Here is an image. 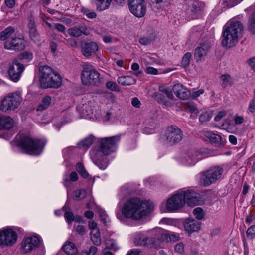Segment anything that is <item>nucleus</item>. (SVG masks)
Returning <instances> with one entry per match:
<instances>
[{
    "mask_svg": "<svg viewBox=\"0 0 255 255\" xmlns=\"http://www.w3.org/2000/svg\"><path fill=\"white\" fill-rule=\"evenodd\" d=\"M243 30V24L238 21H232L229 25H225L222 33V45L226 48L235 46L242 36Z\"/></svg>",
    "mask_w": 255,
    "mask_h": 255,
    "instance_id": "obj_3",
    "label": "nucleus"
},
{
    "mask_svg": "<svg viewBox=\"0 0 255 255\" xmlns=\"http://www.w3.org/2000/svg\"><path fill=\"white\" fill-rule=\"evenodd\" d=\"M40 237L37 235L24 238L22 242V250L24 252H30L38 247L40 243Z\"/></svg>",
    "mask_w": 255,
    "mask_h": 255,
    "instance_id": "obj_15",
    "label": "nucleus"
},
{
    "mask_svg": "<svg viewBox=\"0 0 255 255\" xmlns=\"http://www.w3.org/2000/svg\"><path fill=\"white\" fill-rule=\"evenodd\" d=\"M130 12L137 17H142L146 12L145 3L129 8Z\"/></svg>",
    "mask_w": 255,
    "mask_h": 255,
    "instance_id": "obj_26",
    "label": "nucleus"
},
{
    "mask_svg": "<svg viewBox=\"0 0 255 255\" xmlns=\"http://www.w3.org/2000/svg\"><path fill=\"white\" fill-rule=\"evenodd\" d=\"M151 1L152 3L158 4L159 6L162 8H165L170 4L169 0H151Z\"/></svg>",
    "mask_w": 255,
    "mask_h": 255,
    "instance_id": "obj_48",
    "label": "nucleus"
},
{
    "mask_svg": "<svg viewBox=\"0 0 255 255\" xmlns=\"http://www.w3.org/2000/svg\"><path fill=\"white\" fill-rule=\"evenodd\" d=\"M205 136L212 144L219 146L221 144L222 137L220 135L211 132H207Z\"/></svg>",
    "mask_w": 255,
    "mask_h": 255,
    "instance_id": "obj_29",
    "label": "nucleus"
},
{
    "mask_svg": "<svg viewBox=\"0 0 255 255\" xmlns=\"http://www.w3.org/2000/svg\"><path fill=\"white\" fill-rule=\"evenodd\" d=\"M88 226L91 231L95 232L96 231H99V229L97 228V224L94 221H90L88 223Z\"/></svg>",
    "mask_w": 255,
    "mask_h": 255,
    "instance_id": "obj_59",
    "label": "nucleus"
},
{
    "mask_svg": "<svg viewBox=\"0 0 255 255\" xmlns=\"http://www.w3.org/2000/svg\"><path fill=\"white\" fill-rule=\"evenodd\" d=\"M139 42L141 45L146 46L150 44L153 41L147 37H143L139 40Z\"/></svg>",
    "mask_w": 255,
    "mask_h": 255,
    "instance_id": "obj_57",
    "label": "nucleus"
},
{
    "mask_svg": "<svg viewBox=\"0 0 255 255\" xmlns=\"http://www.w3.org/2000/svg\"><path fill=\"white\" fill-rule=\"evenodd\" d=\"M193 213L196 219L201 220L204 216L203 210L200 207H197L193 210Z\"/></svg>",
    "mask_w": 255,
    "mask_h": 255,
    "instance_id": "obj_44",
    "label": "nucleus"
},
{
    "mask_svg": "<svg viewBox=\"0 0 255 255\" xmlns=\"http://www.w3.org/2000/svg\"><path fill=\"white\" fill-rule=\"evenodd\" d=\"M184 107L187 111L191 113H196L198 112L197 108L191 103L187 102L184 104Z\"/></svg>",
    "mask_w": 255,
    "mask_h": 255,
    "instance_id": "obj_53",
    "label": "nucleus"
},
{
    "mask_svg": "<svg viewBox=\"0 0 255 255\" xmlns=\"http://www.w3.org/2000/svg\"><path fill=\"white\" fill-rule=\"evenodd\" d=\"M29 36L32 40H33L35 43L39 44L40 41H38L39 34L36 30V28L31 29V30L29 31Z\"/></svg>",
    "mask_w": 255,
    "mask_h": 255,
    "instance_id": "obj_43",
    "label": "nucleus"
},
{
    "mask_svg": "<svg viewBox=\"0 0 255 255\" xmlns=\"http://www.w3.org/2000/svg\"><path fill=\"white\" fill-rule=\"evenodd\" d=\"M94 140V137L93 135H90L79 142L78 146L81 148L87 149L93 143Z\"/></svg>",
    "mask_w": 255,
    "mask_h": 255,
    "instance_id": "obj_32",
    "label": "nucleus"
},
{
    "mask_svg": "<svg viewBox=\"0 0 255 255\" xmlns=\"http://www.w3.org/2000/svg\"><path fill=\"white\" fill-rule=\"evenodd\" d=\"M247 28L251 34H255V12L249 19Z\"/></svg>",
    "mask_w": 255,
    "mask_h": 255,
    "instance_id": "obj_34",
    "label": "nucleus"
},
{
    "mask_svg": "<svg viewBox=\"0 0 255 255\" xmlns=\"http://www.w3.org/2000/svg\"><path fill=\"white\" fill-rule=\"evenodd\" d=\"M54 27L56 30L60 32L64 33L65 32L66 28L63 25L61 24L56 23L54 25Z\"/></svg>",
    "mask_w": 255,
    "mask_h": 255,
    "instance_id": "obj_61",
    "label": "nucleus"
},
{
    "mask_svg": "<svg viewBox=\"0 0 255 255\" xmlns=\"http://www.w3.org/2000/svg\"><path fill=\"white\" fill-rule=\"evenodd\" d=\"M183 132L176 126H170L167 128L166 140L170 144H174L180 142L183 137Z\"/></svg>",
    "mask_w": 255,
    "mask_h": 255,
    "instance_id": "obj_10",
    "label": "nucleus"
},
{
    "mask_svg": "<svg viewBox=\"0 0 255 255\" xmlns=\"http://www.w3.org/2000/svg\"><path fill=\"white\" fill-rule=\"evenodd\" d=\"M87 192L85 189H81L74 192V199L81 200L84 199L86 196Z\"/></svg>",
    "mask_w": 255,
    "mask_h": 255,
    "instance_id": "obj_37",
    "label": "nucleus"
},
{
    "mask_svg": "<svg viewBox=\"0 0 255 255\" xmlns=\"http://www.w3.org/2000/svg\"><path fill=\"white\" fill-rule=\"evenodd\" d=\"M145 204L146 202H142L138 198H131L124 204L122 209V215L133 220L140 219L149 212L148 208L144 209L143 205Z\"/></svg>",
    "mask_w": 255,
    "mask_h": 255,
    "instance_id": "obj_2",
    "label": "nucleus"
},
{
    "mask_svg": "<svg viewBox=\"0 0 255 255\" xmlns=\"http://www.w3.org/2000/svg\"><path fill=\"white\" fill-rule=\"evenodd\" d=\"M246 235L247 238L251 240L255 238V225H252L247 229Z\"/></svg>",
    "mask_w": 255,
    "mask_h": 255,
    "instance_id": "obj_50",
    "label": "nucleus"
},
{
    "mask_svg": "<svg viewBox=\"0 0 255 255\" xmlns=\"http://www.w3.org/2000/svg\"><path fill=\"white\" fill-rule=\"evenodd\" d=\"M15 142L16 146L24 153L32 155H40L46 144V142L43 140L32 138L24 135H17Z\"/></svg>",
    "mask_w": 255,
    "mask_h": 255,
    "instance_id": "obj_1",
    "label": "nucleus"
},
{
    "mask_svg": "<svg viewBox=\"0 0 255 255\" xmlns=\"http://www.w3.org/2000/svg\"><path fill=\"white\" fill-rule=\"evenodd\" d=\"M4 48L8 50H22L25 48L24 40L20 37H13L11 40L5 42Z\"/></svg>",
    "mask_w": 255,
    "mask_h": 255,
    "instance_id": "obj_16",
    "label": "nucleus"
},
{
    "mask_svg": "<svg viewBox=\"0 0 255 255\" xmlns=\"http://www.w3.org/2000/svg\"><path fill=\"white\" fill-rule=\"evenodd\" d=\"M90 235L91 239L93 244L96 246L100 245L101 243V239L99 230L95 232L91 231Z\"/></svg>",
    "mask_w": 255,
    "mask_h": 255,
    "instance_id": "obj_36",
    "label": "nucleus"
},
{
    "mask_svg": "<svg viewBox=\"0 0 255 255\" xmlns=\"http://www.w3.org/2000/svg\"><path fill=\"white\" fill-rule=\"evenodd\" d=\"M168 242H175L179 240L180 236L178 234H173L168 231Z\"/></svg>",
    "mask_w": 255,
    "mask_h": 255,
    "instance_id": "obj_55",
    "label": "nucleus"
},
{
    "mask_svg": "<svg viewBox=\"0 0 255 255\" xmlns=\"http://www.w3.org/2000/svg\"><path fill=\"white\" fill-rule=\"evenodd\" d=\"M185 231L189 234L198 231L200 228V223L195 219L187 218L184 222Z\"/></svg>",
    "mask_w": 255,
    "mask_h": 255,
    "instance_id": "obj_21",
    "label": "nucleus"
},
{
    "mask_svg": "<svg viewBox=\"0 0 255 255\" xmlns=\"http://www.w3.org/2000/svg\"><path fill=\"white\" fill-rule=\"evenodd\" d=\"M223 172L222 168L219 166L213 167L200 173L201 181L204 186H209L220 178Z\"/></svg>",
    "mask_w": 255,
    "mask_h": 255,
    "instance_id": "obj_7",
    "label": "nucleus"
},
{
    "mask_svg": "<svg viewBox=\"0 0 255 255\" xmlns=\"http://www.w3.org/2000/svg\"><path fill=\"white\" fill-rule=\"evenodd\" d=\"M132 106L136 108H139L141 105L140 101L137 98H133L131 101Z\"/></svg>",
    "mask_w": 255,
    "mask_h": 255,
    "instance_id": "obj_63",
    "label": "nucleus"
},
{
    "mask_svg": "<svg viewBox=\"0 0 255 255\" xmlns=\"http://www.w3.org/2000/svg\"><path fill=\"white\" fill-rule=\"evenodd\" d=\"M172 89L176 96L181 99H187L191 95L190 91L180 84H175Z\"/></svg>",
    "mask_w": 255,
    "mask_h": 255,
    "instance_id": "obj_20",
    "label": "nucleus"
},
{
    "mask_svg": "<svg viewBox=\"0 0 255 255\" xmlns=\"http://www.w3.org/2000/svg\"><path fill=\"white\" fill-rule=\"evenodd\" d=\"M191 156H192V154H188V153L187 156L182 159V163L188 166L194 165L196 163V159L194 158L193 159H191Z\"/></svg>",
    "mask_w": 255,
    "mask_h": 255,
    "instance_id": "obj_40",
    "label": "nucleus"
},
{
    "mask_svg": "<svg viewBox=\"0 0 255 255\" xmlns=\"http://www.w3.org/2000/svg\"><path fill=\"white\" fill-rule=\"evenodd\" d=\"M121 139L120 135L102 138L100 141L99 150L102 154L108 155L116 151L117 144Z\"/></svg>",
    "mask_w": 255,
    "mask_h": 255,
    "instance_id": "obj_8",
    "label": "nucleus"
},
{
    "mask_svg": "<svg viewBox=\"0 0 255 255\" xmlns=\"http://www.w3.org/2000/svg\"><path fill=\"white\" fill-rule=\"evenodd\" d=\"M204 4L198 0H194L190 3L188 9V13L191 15V18L195 19L198 17L199 14L204 8Z\"/></svg>",
    "mask_w": 255,
    "mask_h": 255,
    "instance_id": "obj_18",
    "label": "nucleus"
},
{
    "mask_svg": "<svg viewBox=\"0 0 255 255\" xmlns=\"http://www.w3.org/2000/svg\"><path fill=\"white\" fill-rule=\"evenodd\" d=\"M117 82L123 86H129L135 84L136 80L131 76H124L118 77Z\"/></svg>",
    "mask_w": 255,
    "mask_h": 255,
    "instance_id": "obj_28",
    "label": "nucleus"
},
{
    "mask_svg": "<svg viewBox=\"0 0 255 255\" xmlns=\"http://www.w3.org/2000/svg\"><path fill=\"white\" fill-rule=\"evenodd\" d=\"M168 231L159 229L158 231V234L156 235V240L154 239V245L157 246L160 243L166 242H168Z\"/></svg>",
    "mask_w": 255,
    "mask_h": 255,
    "instance_id": "obj_27",
    "label": "nucleus"
},
{
    "mask_svg": "<svg viewBox=\"0 0 255 255\" xmlns=\"http://www.w3.org/2000/svg\"><path fill=\"white\" fill-rule=\"evenodd\" d=\"M191 56L192 54L190 52H187L184 54L182 60V64L184 67H188L189 65Z\"/></svg>",
    "mask_w": 255,
    "mask_h": 255,
    "instance_id": "obj_46",
    "label": "nucleus"
},
{
    "mask_svg": "<svg viewBox=\"0 0 255 255\" xmlns=\"http://www.w3.org/2000/svg\"><path fill=\"white\" fill-rule=\"evenodd\" d=\"M211 45V41H203L195 49L194 58L197 62L201 60L206 55Z\"/></svg>",
    "mask_w": 255,
    "mask_h": 255,
    "instance_id": "obj_17",
    "label": "nucleus"
},
{
    "mask_svg": "<svg viewBox=\"0 0 255 255\" xmlns=\"http://www.w3.org/2000/svg\"><path fill=\"white\" fill-rule=\"evenodd\" d=\"M134 243L138 246H153L154 239L148 238L142 234H137L135 237Z\"/></svg>",
    "mask_w": 255,
    "mask_h": 255,
    "instance_id": "obj_23",
    "label": "nucleus"
},
{
    "mask_svg": "<svg viewBox=\"0 0 255 255\" xmlns=\"http://www.w3.org/2000/svg\"><path fill=\"white\" fill-rule=\"evenodd\" d=\"M51 103V98L49 96L44 97L38 107V110L42 111L46 109Z\"/></svg>",
    "mask_w": 255,
    "mask_h": 255,
    "instance_id": "obj_33",
    "label": "nucleus"
},
{
    "mask_svg": "<svg viewBox=\"0 0 255 255\" xmlns=\"http://www.w3.org/2000/svg\"><path fill=\"white\" fill-rule=\"evenodd\" d=\"M184 244L182 243H180L175 246L174 250L179 254H182L184 251Z\"/></svg>",
    "mask_w": 255,
    "mask_h": 255,
    "instance_id": "obj_56",
    "label": "nucleus"
},
{
    "mask_svg": "<svg viewBox=\"0 0 255 255\" xmlns=\"http://www.w3.org/2000/svg\"><path fill=\"white\" fill-rule=\"evenodd\" d=\"M67 208L65 206L63 207V210L66 211L64 214V217L68 224L71 225L74 220V216L71 211H66Z\"/></svg>",
    "mask_w": 255,
    "mask_h": 255,
    "instance_id": "obj_41",
    "label": "nucleus"
},
{
    "mask_svg": "<svg viewBox=\"0 0 255 255\" xmlns=\"http://www.w3.org/2000/svg\"><path fill=\"white\" fill-rule=\"evenodd\" d=\"M241 0H223V4L225 7H232L237 4Z\"/></svg>",
    "mask_w": 255,
    "mask_h": 255,
    "instance_id": "obj_47",
    "label": "nucleus"
},
{
    "mask_svg": "<svg viewBox=\"0 0 255 255\" xmlns=\"http://www.w3.org/2000/svg\"><path fill=\"white\" fill-rule=\"evenodd\" d=\"M77 110L80 117L85 119L91 118L94 111L91 102L78 105L77 107Z\"/></svg>",
    "mask_w": 255,
    "mask_h": 255,
    "instance_id": "obj_19",
    "label": "nucleus"
},
{
    "mask_svg": "<svg viewBox=\"0 0 255 255\" xmlns=\"http://www.w3.org/2000/svg\"><path fill=\"white\" fill-rule=\"evenodd\" d=\"M15 29L12 26H9L0 33V39L4 41L8 39L14 33Z\"/></svg>",
    "mask_w": 255,
    "mask_h": 255,
    "instance_id": "obj_31",
    "label": "nucleus"
},
{
    "mask_svg": "<svg viewBox=\"0 0 255 255\" xmlns=\"http://www.w3.org/2000/svg\"><path fill=\"white\" fill-rule=\"evenodd\" d=\"M33 58V54L28 51H24L21 53H20L17 58L16 59H18V61L19 60H26L27 61H29L32 60Z\"/></svg>",
    "mask_w": 255,
    "mask_h": 255,
    "instance_id": "obj_38",
    "label": "nucleus"
},
{
    "mask_svg": "<svg viewBox=\"0 0 255 255\" xmlns=\"http://www.w3.org/2000/svg\"><path fill=\"white\" fill-rule=\"evenodd\" d=\"M107 249H112L117 251L119 249L116 241L113 239H109L106 241Z\"/></svg>",
    "mask_w": 255,
    "mask_h": 255,
    "instance_id": "obj_42",
    "label": "nucleus"
},
{
    "mask_svg": "<svg viewBox=\"0 0 255 255\" xmlns=\"http://www.w3.org/2000/svg\"><path fill=\"white\" fill-rule=\"evenodd\" d=\"M82 52L84 56L89 57L93 52L98 49L97 44L94 42H84L82 44Z\"/></svg>",
    "mask_w": 255,
    "mask_h": 255,
    "instance_id": "obj_22",
    "label": "nucleus"
},
{
    "mask_svg": "<svg viewBox=\"0 0 255 255\" xmlns=\"http://www.w3.org/2000/svg\"><path fill=\"white\" fill-rule=\"evenodd\" d=\"M181 192L184 200V204L186 203L189 206H195L199 204L200 201V196L198 193L192 190Z\"/></svg>",
    "mask_w": 255,
    "mask_h": 255,
    "instance_id": "obj_14",
    "label": "nucleus"
},
{
    "mask_svg": "<svg viewBox=\"0 0 255 255\" xmlns=\"http://www.w3.org/2000/svg\"><path fill=\"white\" fill-rule=\"evenodd\" d=\"M182 196L180 192L169 198L166 203V209L169 212H173L182 207L184 205Z\"/></svg>",
    "mask_w": 255,
    "mask_h": 255,
    "instance_id": "obj_12",
    "label": "nucleus"
},
{
    "mask_svg": "<svg viewBox=\"0 0 255 255\" xmlns=\"http://www.w3.org/2000/svg\"><path fill=\"white\" fill-rule=\"evenodd\" d=\"M220 79L222 81V86L224 88L233 84V79L229 74L222 75L220 76Z\"/></svg>",
    "mask_w": 255,
    "mask_h": 255,
    "instance_id": "obj_35",
    "label": "nucleus"
},
{
    "mask_svg": "<svg viewBox=\"0 0 255 255\" xmlns=\"http://www.w3.org/2000/svg\"><path fill=\"white\" fill-rule=\"evenodd\" d=\"M13 125V120L8 116L0 115V130H7Z\"/></svg>",
    "mask_w": 255,
    "mask_h": 255,
    "instance_id": "obj_24",
    "label": "nucleus"
},
{
    "mask_svg": "<svg viewBox=\"0 0 255 255\" xmlns=\"http://www.w3.org/2000/svg\"><path fill=\"white\" fill-rule=\"evenodd\" d=\"M248 109L251 113L255 111V100L252 99L249 102Z\"/></svg>",
    "mask_w": 255,
    "mask_h": 255,
    "instance_id": "obj_60",
    "label": "nucleus"
},
{
    "mask_svg": "<svg viewBox=\"0 0 255 255\" xmlns=\"http://www.w3.org/2000/svg\"><path fill=\"white\" fill-rule=\"evenodd\" d=\"M24 70L23 64L18 61V59H14L8 70L10 79L14 82H17Z\"/></svg>",
    "mask_w": 255,
    "mask_h": 255,
    "instance_id": "obj_11",
    "label": "nucleus"
},
{
    "mask_svg": "<svg viewBox=\"0 0 255 255\" xmlns=\"http://www.w3.org/2000/svg\"><path fill=\"white\" fill-rule=\"evenodd\" d=\"M211 118V115L210 113L204 112L201 113L199 116V120L200 122L204 123L209 121Z\"/></svg>",
    "mask_w": 255,
    "mask_h": 255,
    "instance_id": "obj_51",
    "label": "nucleus"
},
{
    "mask_svg": "<svg viewBox=\"0 0 255 255\" xmlns=\"http://www.w3.org/2000/svg\"><path fill=\"white\" fill-rule=\"evenodd\" d=\"M62 248L64 252L69 255H74L77 251L75 244L71 242H66Z\"/></svg>",
    "mask_w": 255,
    "mask_h": 255,
    "instance_id": "obj_30",
    "label": "nucleus"
},
{
    "mask_svg": "<svg viewBox=\"0 0 255 255\" xmlns=\"http://www.w3.org/2000/svg\"><path fill=\"white\" fill-rule=\"evenodd\" d=\"M106 87L112 91H118L119 88L116 82L113 81H108L106 84Z\"/></svg>",
    "mask_w": 255,
    "mask_h": 255,
    "instance_id": "obj_52",
    "label": "nucleus"
},
{
    "mask_svg": "<svg viewBox=\"0 0 255 255\" xmlns=\"http://www.w3.org/2000/svg\"><path fill=\"white\" fill-rule=\"evenodd\" d=\"M17 239L16 232L11 229L5 228L0 230V246H11Z\"/></svg>",
    "mask_w": 255,
    "mask_h": 255,
    "instance_id": "obj_9",
    "label": "nucleus"
},
{
    "mask_svg": "<svg viewBox=\"0 0 255 255\" xmlns=\"http://www.w3.org/2000/svg\"><path fill=\"white\" fill-rule=\"evenodd\" d=\"M81 78L82 83L86 86L99 87L103 83V78L92 65H86L83 67Z\"/></svg>",
    "mask_w": 255,
    "mask_h": 255,
    "instance_id": "obj_5",
    "label": "nucleus"
},
{
    "mask_svg": "<svg viewBox=\"0 0 255 255\" xmlns=\"http://www.w3.org/2000/svg\"><path fill=\"white\" fill-rule=\"evenodd\" d=\"M21 100L22 98L20 93L18 92L9 93L2 100L0 109L4 112L9 110H14L18 107Z\"/></svg>",
    "mask_w": 255,
    "mask_h": 255,
    "instance_id": "obj_6",
    "label": "nucleus"
},
{
    "mask_svg": "<svg viewBox=\"0 0 255 255\" xmlns=\"http://www.w3.org/2000/svg\"><path fill=\"white\" fill-rule=\"evenodd\" d=\"M159 90L160 92L165 93L170 99H173L174 95L170 89L164 86H159Z\"/></svg>",
    "mask_w": 255,
    "mask_h": 255,
    "instance_id": "obj_45",
    "label": "nucleus"
},
{
    "mask_svg": "<svg viewBox=\"0 0 255 255\" xmlns=\"http://www.w3.org/2000/svg\"><path fill=\"white\" fill-rule=\"evenodd\" d=\"M90 157L93 163L100 169H105L109 164V160L104 154L100 151L92 150L90 151Z\"/></svg>",
    "mask_w": 255,
    "mask_h": 255,
    "instance_id": "obj_13",
    "label": "nucleus"
},
{
    "mask_svg": "<svg viewBox=\"0 0 255 255\" xmlns=\"http://www.w3.org/2000/svg\"><path fill=\"white\" fill-rule=\"evenodd\" d=\"M153 97L156 99V101L158 103H162L165 106H169L170 104L168 101H167L165 97L162 94L159 93H155L153 95Z\"/></svg>",
    "mask_w": 255,
    "mask_h": 255,
    "instance_id": "obj_39",
    "label": "nucleus"
},
{
    "mask_svg": "<svg viewBox=\"0 0 255 255\" xmlns=\"http://www.w3.org/2000/svg\"><path fill=\"white\" fill-rule=\"evenodd\" d=\"M248 63L251 69L255 72V58H250L248 61Z\"/></svg>",
    "mask_w": 255,
    "mask_h": 255,
    "instance_id": "obj_64",
    "label": "nucleus"
},
{
    "mask_svg": "<svg viewBox=\"0 0 255 255\" xmlns=\"http://www.w3.org/2000/svg\"><path fill=\"white\" fill-rule=\"evenodd\" d=\"M145 72L147 74L153 75H156L158 73L157 69L152 67H147Z\"/></svg>",
    "mask_w": 255,
    "mask_h": 255,
    "instance_id": "obj_62",
    "label": "nucleus"
},
{
    "mask_svg": "<svg viewBox=\"0 0 255 255\" xmlns=\"http://www.w3.org/2000/svg\"><path fill=\"white\" fill-rule=\"evenodd\" d=\"M226 115V112L225 111H221L219 112L214 118V120L216 122L220 121L223 117Z\"/></svg>",
    "mask_w": 255,
    "mask_h": 255,
    "instance_id": "obj_58",
    "label": "nucleus"
},
{
    "mask_svg": "<svg viewBox=\"0 0 255 255\" xmlns=\"http://www.w3.org/2000/svg\"><path fill=\"white\" fill-rule=\"evenodd\" d=\"M145 3V0H128V5L129 8L135 6L137 5Z\"/></svg>",
    "mask_w": 255,
    "mask_h": 255,
    "instance_id": "obj_54",
    "label": "nucleus"
},
{
    "mask_svg": "<svg viewBox=\"0 0 255 255\" xmlns=\"http://www.w3.org/2000/svg\"><path fill=\"white\" fill-rule=\"evenodd\" d=\"M69 35L72 37H78L81 36L83 34L88 35L87 29L85 26L73 27L69 28L67 30Z\"/></svg>",
    "mask_w": 255,
    "mask_h": 255,
    "instance_id": "obj_25",
    "label": "nucleus"
},
{
    "mask_svg": "<svg viewBox=\"0 0 255 255\" xmlns=\"http://www.w3.org/2000/svg\"><path fill=\"white\" fill-rule=\"evenodd\" d=\"M188 153V154H192V156H191V158H192L191 159H192L194 158L196 159V163L199 160H200L202 158V153L198 150H191Z\"/></svg>",
    "mask_w": 255,
    "mask_h": 255,
    "instance_id": "obj_49",
    "label": "nucleus"
},
{
    "mask_svg": "<svg viewBox=\"0 0 255 255\" xmlns=\"http://www.w3.org/2000/svg\"><path fill=\"white\" fill-rule=\"evenodd\" d=\"M40 73V84L43 88H57L62 83L61 76L50 67L46 65L41 66L39 68Z\"/></svg>",
    "mask_w": 255,
    "mask_h": 255,
    "instance_id": "obj_4",
    "label": "nucleus"
}]
</instances>
